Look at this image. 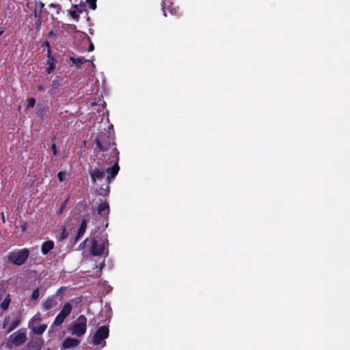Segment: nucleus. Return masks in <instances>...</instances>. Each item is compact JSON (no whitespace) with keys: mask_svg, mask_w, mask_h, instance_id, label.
Masks as SVG:
<instances>
[{"mask_svg":"<svg viewBox=\"0 0 350 350\" xmlns=\"http://www.w3.org/2000/svg\"><path fill=\"white\" fill-rule=\"evenodd\" d=\"M119 171V166L118 163L116 162L112 167L107 168L106 170H105L103 168H95L94 169L91 173L90 176L94 182H96V180H101L104 176L105 172L108 174L107 176V184H109L111 179H113L118 173Z\"/></svg>","mask_w":350,"mask_h":350,"instance_id":"obj_1","label":"nucleus"},{"mask_svg":"<svg viewBox=\"0 0 350 350\" xmlns=\"http://www.w3.org/2000/svg\"><path fill=\"white\" fill-rule=\"evenodd\" d=\"M87 319L83 315L79 316L77 320L70 323L69 329L72 335L77 336H83L87 329Z\"/></svg>","mask_w":350,"mask_h":350,"instance_id":"obj_2","label":"nucleus"},{"mask_svg":"<svg viewBox=\"0 0 350 350\" xmlns=\"http://www.w3.org/2000/svg\"><path fill=\"white\" fill-rule=\"evenodd\" d=\"M29 255V250L27 249H23L10 253L8 256V259L16 265H21L25 262Z\"/></svg>","mask_w":350,"mask_h":350,"instance_id":"obj_3","label":"nucleus"},{"mask_svg":"<svg viewBox=\"0 0 350 350\" xmlns=\"http://www.w3.org/2000/svg\"><path fill=\"white\" fill-rule=\"evenodd\" d=\"M108 245V240L103 236L99 241H93L90 248L91 253L93 256H100L103 254Z\"/></svg>","mask_w":350,"mask_h":350,"instance_id":"obj_4","label":"nucleus"},{"mask_svg":"<svg viewBox=\"0 0 350 350\" xmlns=\"http://www.w3.org/2000/svg\"><path fill=\"white\" fill-rule=\"evenodd\" d=\"M109 336V329L106 326L100 327L92 338V343L94 345L101 344L102 341L105 340Z\"/></svg>","mask_w":350,"mask_h":350,"instance_id":"obj_5","label":"nucleus"},{"mask_svg":"<svg viewBox=\"0 0 350 350\" xmlns=\"http://www.w3.org/2000/svg\"><path fill=\"white\" fill-rule=\"evenodd\" d=\"M27 339L26 333L23 331L18 330L13 334L12 342L16 346L23 344Z\"/></svg>","mask_w":350,"mask_h":350,"instance_id":"obj_6","label":"nucleus"},{"mask_svg":"<svg viewBox=\"0 0 350 350\" xmlns=\"http://www.w3.org/2000/svg\"><path fill=\"white\" fill-rule=\"evenodd\" d=\"M48 58L49 59L46 63V72L47 74H51L55 68L57 61L51 56L50 50L48 51Z\"/></svg>","mask_w":350,"mask_h":350,"instance_id":"obj_7","label":"nucleus"},{"mask_svg":"<svg viewBox=\"0 0 350 350\" xmlns=\"http://www.w3.org/2000/svg\"><path fill=\"white\" fill-rule=\"evenodd\" d=\"M79 343V341L73 338H67L63 342L62 348L64 349L77 347Z\"/></svg>","mask_w":350,"mask_h":350,"instance_id":"obj_8","label":"nucleus"},{"mask_svg":"<svg viewBox=\"0 0 350 350\" xmlns=\"http://www.w3.org/2000/svg\"><path fill=\"white\" fill-rule=\"evenodd\" d=\"M96 147L100 150V151H106L108 149L111 148L116 154H118V152L116 150V147L114 146V144L111 143L108 145V147H107L105 145L103 144V143L100 142V139L96 140Z\"/></svg>","mask_w":350,"mask_h":350,"instance_id":"obj_9","label":"nucleus"},{"mask_svg":"<svg viewBox=\"0 0 350 350\" xmlns=\"http://www.w3.org/2000/svg\"><path fill=\"white\" fill-rule=\"evenodd\" d=\"M54 247V243L53 241H44L41 246V252L44 255H46Z\"/></svg>","mask_w":350,"mask_h":350,"instance_id":"obj_10","label":"nucleus"},{"mask_svg":"<svg viewBox=\"0 0 350 350\" xmlns=\"http://www.w3.org/2000/svg\"><path fill=\"white\" fill-rule=\"evenodd\" d=\"M57 306V301L54 298L47 299L43 304V308L46 310L54 308Z\"/></svg>","mask_w":350,"mask_h":350,"instance_id":"obj_11","label":"nucleus"},{"mask_svg":"<svg viewBox=\"0 0 350 350\" xmlns=\"http://www.w3.org/2000/svg\"><path fill=\"white\" fill-rule=\"evenodd\" d=\"M109 204L107 202H102L98 207V213L105 216L109 213Z\"/></svg>","mask_w":350,"mask_h":350,"instance_id":"obj_12","label":"nucleus"},{"mask_svg":"<svg viewBox=\"0 0 350 350\" xmlns=\"http://www.w3.org/2000/svg\"><path fill=\"white\" fill-rule=\"evenodd\" d=\"M29 327L32 329V331L34 333L40 334H42L45 331L47 326L46 324H42L38 326H36V324H34V325H30Z\"/></svg>","mask_w":350,"mask_h":350,"instance_id":"obj_13","label":"nucleus"},{"mask_svg":"<svg viewBox=\"0 0 350 350\" xmlns=\"http://www.w3.org/2000/svg\"><path fill=\"white\" fill-rule=\"evenodd\" d=\"M165 4V3L163 2V15L165 16H167V10L169 11V12L170 13L171 15H176L177 14L178 10L175 7H174L172 5H170L167 8H166Z\"/></svg>","mask_w":350,"mask_h":350,"instance_id":"obj_14","label":"nucleus"},{"mask_svg":"<svg viewBox=\"0 0 350 350\" xmlns=\"http://www.w3.org/2000/svg\"><path fill=\"white\" fill-rule=\"evenodd\" d=\"M86 227H87V221L85 220H83L81 222L80 228H79V229L78 230V233H77V235L76 237V241L79 239L83 235V234L85 232Z\"/></svg>","mask_w":350,"mask_h":350,"instance_id":"obj_15","label":"nucleus"},{"mask_svg":"<svg viewBox=\"0 0 350 350\" xmlns=\"http://www.w3.org/2000/svg\"><path fill=\"white\" fill-rule=\"evenodd\" d=\"M72 310V306L70 303L66 304L62 309L60 314L65 317H68Z\"/></svg>","mask_w":350,"mask_h":350,"instance_id":"obj_16","label":"nucleus"},{"mask_svg":"<svg viewBox=\"0 0 350 350\" xmlns=\"http://www.w3.org/2000/svg\"><path fill=\"white\" fill-rule=\"evenodd\" d=\"M49 12L53 15L54 14H59L61 7L58 4L51 3L49 5Z\"/></svg>","mask_w":350,"mask_h":350,"instance_id":"obj_17","label":"nucleus"},{"mask_svg":"<svg viewBox=\"0 0 350 350\" xmlns=\"http://www.w3.org/2000/svg\"><path fill=\"white\" fill-rule=\"evenodd\" d=\"M41 321V314L40 313H37L34 315L32 319L29 322V326L36 324L37 323Z\"/></svg>","mask_w":350,"mask_h":350,"instance_id":"obj_18","label":"nucleus"},{"mask_svg":"<svg viewBox=\"0 0 350 350\" xmlns=\"http://www.w3.org/2000/svg\"><path fill=\"white\" fill-rule=\"evenodd\" d=\"M10 303V295H7L6 297L3 299V302L1 303V308L3 310H6L9 307Z\"/></svg>","mask_w":350,"mask_h":350,"instance_id":"obj_19","label":"nucleus"},{"mask_svg":"<svg viewBox=\"0 0 350 350\" xmlns=\"http://www.w3.org/2000/svg\"><path fill=\"white\" fill-rule=\"evenodd\" d=\"M78 8L77 5H74L73 9L70 10L69 11L70 15L72 16V18L75 20H78L79 18V14H78Z\"/></svg>","mask_w":350,"mask_h":350,"instance_id":"obj_20","label":"nucleus"},{"mask_svg":"<svg viewBox=\"0 0 350 350\" xmlns=\"http://www.w3.org/2000/svg\"><path fill=\"white\" fill-rule=\"evenodd\" d=\"M70 59L75 64H84L85 62L89 61V60L85 59L83 57L75 58V57H71L70 58Z\"/></svg>","mask_w":350,"mask_h":350,"instance_id":"obj_21","label":"nucleus"},{"mask_svg":"<svg viewBox=\"0 0 350 350\" xmlns=\"http://www.w3.org/2000/svg\"><path fill=\"white\" fill-rule=\"evenodd\" d=\"M66 319V317L64 316H62V314H61L60 313L56 317L55 319V321H54V324L55 325H59L60 324H62L64 319Z\"/></svg>","mask_w":350,"mask_h":350,"instance_id":"obj_22","label":"nucleus"},{"mask_svg":"<svg viewBox=\"0 0 350 350\" xmlns=\"http://www.w3.org/2000/svg\"><path fill=\"white\" fill-rule=\"evenodd\" d=\"M21 323V321L19 319H15L11 324L9 329H8V332H11L14 329H15Z\"/></svg>","mask_w":350,"mask_h":350,"instance_id":"obj_23","label":"nucleus"},{"mask_svg":"<svg viewBox=\"0 0 350 350\" xmlns=\"http://www.w3.org/2000/svg\"><path fill=\"white\" fill-rule=\"evenodd\" d=\"M39 296H40L39 289L36 288L32 292L31 295V299L32 300H36L38 299Z\"/></svg>","mask_w":350,"mask_h":350,"instance_id":"obj_24","label":"nucleus"},{"mask_svg":"<svg viewBox=\"0 0 350 350\" xmlns=\"http://www.w3.org/2000/svg\"><path fill=\"white\" fill-rule=\"evenodd\" d=\"M36 104V99L34 98H29L27 100V107H33Z\"/></svg>","mask_w":350,"mask_h":350,"instance_id":"obj_25","label":"nucleus"},{"mask_svg":"<svg viewBox=\"0 0 350 350\" xmlns=\"http://www.w3.org/2000/svg\"><path fill=\"white\" fill-rule=\"evenodd\" d=\"M66 173L64 172H59L57 174V177L60 182L64 181L66 179Z\"/></svg>","mask_w":350,"mask_h":350,"instance_id":"obj_26","label":"nucleus"},{"mask_svg":"<svg viewBox=\"0 0 350 350\" xmlns=\"http://www.w3.org/2000/svg\"><path fill=\"white\" fill-rule=\"evenodd\" d=\"M68 236V232L66 231V230L64 228L63 229L62 232H61V234L59 236L60 240H64L66 239Z\"/></svg>","mask_w":350,"mask_h":350,"instance_id":"obj_27","label":"nucleus"},{"mask_svg":"<svg viewBox=\"0 0 350 350\" xmlns=\"http://www.w3.org/2000/svg\"><path fill=\"white\" fill-rule=\"evenodd\" d=\"M96 0H88V2L89 3V5H90V8L92 10L96 9Z\"/></svg>","mask_w":350,"mask_h":350,"instance_id":"obj_28","label":"nucleus"},{"mask_svg":"<svg viewBox=\"0 0 350 350\" xmlns=\"http://www.w3.org/2000/svg\"><path fill=\"white\" fill-rule=\"evenodd\" d=\"M66 287L62 286L57 290L56 295L57 296H61L64 294V293L66 291Z\"/></svg>","mask_w":350,"mask_h":350,"instance_id":"obj_29","label":"nucleus"},{"mask_svg":"<svg viewBox=\"0 0 350 350\" xmlns=\"http://www.w3.org/2000/svg\"><path fill=\"white\" fill-rule=\"evenodd\" d=\"M52 150H53V155H56L57 154V148H56V146L55 144H53L52 145Z\"/></svg>","mask_w":350,"mask_h":350,"instance_id":"obj_30","label":"nucleus"},{"mask_svg":"<svg viewBox=\"0 0 350 350\" xmlns=\"http://www.w3.org/2000/svg\"><path fill=\"white\" fill-rule=\"evenodd\" d=\"M94 44L92 43H90V44L89 46L88 51H92L94 50Z\"/></svg>","mask_w":350,"mask_h":350,"instance_id":"obj_31","label":"nucleus"},{"mask_svg":"<svg viewBox=\"0 0 350 350\" xmlns=\"http://www.w3.org/2000/svg\"><path fill=\"white\" fill-rule=\"evenodd\" d=\"M38 90H39L40 91H45V90H46V87H45V86H44V85H40V86L38 87Z\"/></svg>","mask_w":350,"mask_h":350,"instance_id":"obj_32","label":"nucleus"},{"mask_svg":"<svg viewBox=\"0 0 350 350\" xmlns=\"http://www.w3.org/2000/svg\"><path fill=\"white\" fill-rule=\"evenodd\" d=\"M104 266H105L104 261H102V262L99 265V266H97V267H98L100 269H101L103 268Z\"/></svg>","mask_w":350,"mask_h":350,"instance_id":"obj_33","label":"nucleus"},{"mask_svg":"<svg viewBox=\"0 0 350 350\" xmlns=\"http://www.w3.org/2000/svg\"><path fill=\"white\" fill-rule=\"evenodd\" d=\"M3 293H4V291L3 289L0 288V299H1Z\"/></svg>","mask_w":350,"mask_h":350,"instance_id":"obj_34","label":"nucleus"},{"mask_svg":"<svg viewBox=\"0 0 350 350\" xmlns=\"http://www.w3.org/2000/svg\"><path fill=\"white\" fill-rule=\"evenodd\" d=\"M88 240L85 239L81 245H80V247H83V245L85 244V243Z\"/></svg>","mask_w":350,"mask_h":350,"instance_id":"obj_35","label":"nucleus"},{"mask_svg":"<svg viewBox=\"0 0 350 350\" xmlns=\"http://www.w3.org/2000/svg\"><path fill=\"white\" fill-rule=\"evenodd\" d=\"M44 3H40V8H42L44 7Z\"/></svg>","mask_w":350,"mask_h":350,"instance_id":"obj_36","label":"nucleus"},{"mask_svg":"<svg viewBox=\"0 0 350 350\" xmlns=\"http://www.w3.org/2000/svg\"><path fill=\"white\" fill-rule=\"evenodd\" d=\"M105 193H106V191H102V192H100V194H101V195H104V194H105Z\"/></svg>","mask_w":350,"mask_h":350,"instance_id":"obj_37","label":"nucleus"},{"mask_svg":"<svg viewBox=\"0 0 350 350\" xmlns=\"http://www.w3.org/2000/svg\"><path fill=\"white\" fill-rule=\"evenodd\" d=\"M91 62H92V60ZM92 67H93V68L95 67V65H94V64L93 62H92Z\"/></svg>","mask_w":350,"mask_h":350,"instance_id":"obj_38","label":"nucleus"},{"mask_svg":"<svg viewBox=\"0 0 350 350\" xmlns=\"http://www.w3.org/2000/svg\"><path fill=\"white\" fill-rule=\"evenodd\" d=\"M3 33V31H0V36H1V34Z\"/></svg>","mask_w":350,"mask_h":350,"instance_id":"obj_39","label":"nucleus"}]
</instances>
